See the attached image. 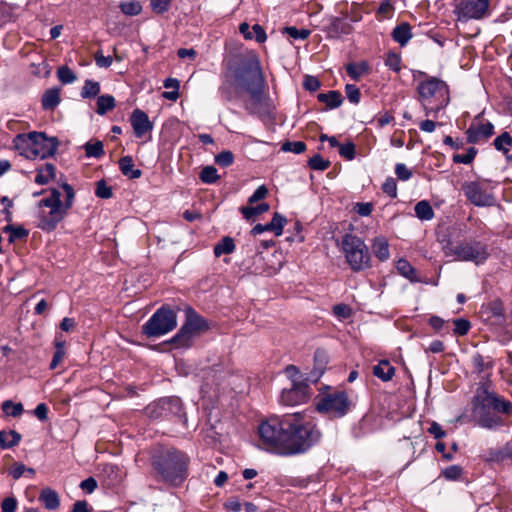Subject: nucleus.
<instances>
[{
  "label": "nucleus",
  "instance_id": "obj_1",
  "mask_svg": "<svg viewBox=\"0 0 512 512\" xmlns=\"http://www.w3.org/2000/svg\"><path fill=\"white\" fill-rule=\"evenodd\" d=\"M258 433L264 448L280 455L304 453L321 437L320 431L302 413L271 417L259 425Z\"/></svg>",
  "mask_w": 512,
  "mask_h": 512
},
{
  "label": "nucleus",
  "instance_id": "obj_2",
  "mask_svg": "<svg viewBox=\"0 0 512 512\" xmlns=\"http://www.w3.org/2000/svg\"><path fill=\"white\" fill-rule=\"evenodd\" d=\"M264 77L258 58L250 55L242 59L240 66L234 71L233 77L226 76L220 87L222 96L231 101L240 98L245 92L249 99L245 102L246 109L254 113L262 98Z\"/></svg>",
  "mask_w": 512,
  "mask_h": 512
},
{
  "label": "nucleus",
  "instance_id": "obj_3",
  "mask_svg": "<svg viewBox=\"0 0 512 512\" xmlns=\"http://www.w3.org/2000/svg\"><path fill=\"white\" fill-rule=\"evenodd\" d=\"M188 463L187 455L175 449L160 451L152 459L156 478L172 486L182 484L187 478Z\"/></svg>",
  "mask_w": 512,
  "mask_h": 512
},
{
  "label": "nucleus",
  "instance_id": "obj_4",
  "mask_svg": "<svg viewBox=\"0 0 512 512\" xmlns=\"http://www.w3.org/2000/svg\"><path fill=\"white\" fill-rule=\"evenodd\" d=\"M62 188L65 191L66 198L64 203L61 201V193L57 189H51L50 196L39 202L40 207H46L48 212L42 211L40 214V222L38 227L45 231H52L56 228L67 215L68 210L72 207L75 192L73 187L68 183H63Z\"/></svg>",
  "mask_w": 512,
  "mask_h": 512
},
{
  "label": "nucleus",
  "instance_id": "obj_5",
  "mask_svg": "<svg viewBox=\"0 0 512 512\" xmlns=\"http://www.w3.org/2000/svg\"><path fill=\"white\" fill-rule=\"evenodd\" d=\"M15 147L27 158L41 159L54 156L59 146L55 137H47L44 132H30L16 136Z\"/></svg>",
  "mask_w": 512,
  "mask_h": 512
},
{
  "label": "nucleus",
  "instance_id": "obj_6",
  "mask_svg": "<svg viewBox=\"0 0 512 512\" xmlns=\"http://www.w3.org/2000/svg\"><path fill=\"white\" fill-rule=\"evenodd\" d=\"M417 91L427 113L429 111L436 113L449 102L447 84L436 77H429L425 81L420 82Z\"/></svg>",
  "mask_w": 512,
  "mask_h": 512
},
{
  "label": "nucleus",
  "instance_id": "obj_7",
  "mask_svg": "<svg viewBox=\"0 0 512 512\" xmlns=\"http://www.w3.org/2000/svg\"><path fill=\"white\" fill-rule=\"evenodd\" d=\"M340 246L353 271L359 272L370 266V254L361 238L353 234H345L341 239Z\"/></svg>",
  "mask_w": 512,
  "mask_h": 512
},
{
  "label": "nucleus",
  "instance_id": "obj_8",
  "mask_svg": "<svg viewBox=\"0 0 512 512\" xmlns=\"http://www.w3.org/2000/svg\"><path fill=\"white\" fill-rule=\"evenodd\" d=\"M208 329L207 321L201 317L194 309H186V320L178 333L170 340L177 348L190 347L193 338L200 332Z\"/></svg>",
  "mask_w": 512,
  "mask_h": 512
},
{
  "label": "nucleus",
  "instance_id": "obj_9",
  "mask_svg": "<svg viewBox=\"0 0 512 512\" xmlns=\"http://www.w3.org/2000/svg\"><path fill=\"white\" fill-rule=\"evenodd\" d=\"M176 326V313L171 308L162 306L143 325L142 332L149 338L159 337L172 331Z\"/></svg>",
  "mask_w": 512,
  "mask_h": 512
},
{
  "label": "nucleus",
  "instance_id": "obj_10",
  "mask_svg": "<svg viewBox=\"0 0 512 512\" xmlns=\"http://www.w3.org/2000/svg\"><path fill=\"white\" fill-rule=\"evenodd\" d=\"M445 254L455 256L460 261H472L476 264L485 261L489 255L486 245L480 241L460 242L457 245L449 243L445 247Z\"/></svg>",
  "mask_w": 512,
  "mask_h": 512
},
{
  "label": "nucleus",
  "instance_id": "obj_11",
  "mask_svg": "<svg viewBox=\"0 0 512 512\" xmlns=\"http://www.w3.org/2000/svg\"><path fill=\"white\" fill-rule=\"evenodd\" d=\"M352 402L345 391H334L325 394L317 404V410L331 418L344 416L351 408Z\"/></svg>",
  "mask_w": 512,
  "mask_h": 512
},
{
  "label": "nucleus",
  "instance_id": "obj_12",
  "mask_svg": "<svg viewBox=\"0 0 512 512\" xmlns=\"http://www.w3.org/2000/svg\"><path fill=\"white\" fill-rule=\"evenodd\" d=\"M474 408L493 409L497 412L507 414L511 411V403L497 394L482 388L477 391L474 397Z\"/></svg>",
  "mask_w": 512,
  "mask_h": 512
},
{
  "label": "nucleus",
  "instance_id": "obj_13",
  "mask_svg": "<svg viewBox=\"0 0 512 512\" xmlns=\"http://www.w3.org/2000/svg\"><path fill=\"white\" fill-rule=\"evenodd\" d=\"M462 190L466 198L475 206H492L495 203L494 196L483 189L477 182L463 183Z\"/></svg>",
  "mask_w": 512,
  "mask_h": 512
},
{
  "label": "nucleus",
  "instance_id": "obj_14",
  "mask_svg": "<svg viewBox=\"0 0 512 512\" xmlns=\"http://www.w3.org/2000/svg\"><path fill=\"white\" fill-rule=\"evenodd\" d=\"M488 9L489 0H466L456 8L460 20L481 19L487 14Z\"/></svg>",
  "mask_w": 512,
  "mask_h": 512
},
{
  "label": "nucleus",
  "instance_id": "obj_15",
  "mask_svg": "<svg viewBox=\"0 0 512 512\" xmlns=\"http://www.w3.org/2000/svg\"><path fill=\"white\" fill-rule=\"evenodd\" d=\"M308 388L306 383L294 382L291 388L282 391V404L293 406L305 402L308 398Z\"/></svg>",
  "mask_w": 512,
  "mask_h": 512
},
{
  "label": "nucleus",
  "instance_id": "obj_16",
  "mask_svg": "<svg viewBox=\"0 0 512 512\" xmlns=\"http://www.w3.org/2000/svg\"><path fill=\"white\" fill-rule=\"evenodd\" d=\"M131 125L136 137L140 138L148 131L152 130L153 124L149 120L147 114L140 110L135 109L131 115Z\"/></svg>",
  "mask_w": 512,
  "mask_h": 512
},
{
  "label": "nucleus",
  "instance_id": "obj_17",
  "mask_svg": "<svg viewBox=\"0 0 512 512\" xmlns=\"http://www.w3.org/2000/svg\"><path fill=\"white\" fill-rule=\"evenodd\" d=\"M494 133V126L487 122L485 124L481 123H472L468 130L466 131L467 134V141L469 143H477L482 139H487L490 136H492Z\"/></svg>",
  "mask_w": 512,
  "mask_h": 512
},
{
  "label": "nucleus",
  "instance_id": "obj_18",
  "mask_svg": "<svg viewBox=\"0 0 512 512\" xmlns=\"http://www.w3.org/2000/svg\"><path fill=\"white\" fill-rule=\"evenodd\" d=\"M474 414L477 423L487 429H493L503 425V419L496 413L491 412V409H476Z\"/></svg>",
  "mask_w": 512,
  "mask_h": 512
},
{
  "label": "nucleus",
  "instance_id": "obj_19",
  "mask_svg": "<svg viewBox=\"0 0 512 512\" xmlns=\"http://www.w3.org/2000/svg\"><path fill=\"white\" fill-rule=\"evenodd\" d=\"M239 31L244 35L245 39L251 40L255 37L258 43H264L267 39L265 30L259 24L253 25L252 30H250L249 24L243 22L239 26Z\"/></svg>",
  "mask_w": 512,
  "mask_h": 512
},
{
  "label": "nucleus",
  "instance_id": "obj_20",
  "mask_svg": "<svg viewBox=\"0 0 512 512\" xmlns=\"http://www.w3.org/2000/svg\"><path fill=\"white\" fill-rule=\"evenodd\" d=\"M315 367L308 380L317 382L320 376L324 373L325 367L328 363V357L325 351L317 350L314 354Z\"/></svg>",
  "mask_w": 512,
  "mask_h": 512
},
{
  "label": "nucleus",
  "instance_id": "obj_21",
  "mask_svg": "<svg viewBox=\"0 0 512 512\" xmlns=\"http://www.w3.org/2000/svg\"><path fill=\"white\" fill-rule=\"evenodd\" d=\"M373 375L382 381H389L395 374V368L387 360L380 361L372 368Z\"/></svg>",
  "mask_w": 512,
  "mask_h": 512
},
{
  "label": "nucleus",
  "instance_id": "obj_22",
  "mask_svg": "<svg viewBox=\"0 0 512 512\" xmlns=\"http://www.w3.org/2000/svg\"><path fill=\"white\" fill-rule=\"evenodd\" d=\"M39 499L48 510H56L60 505L57 492L51 488H44L40 493Z\"/></svg>",
  "mask_w": 512,
  "mask_h": 512
},
{
  "label": "nucleus",
  "instance_id": "obj_23",
  "mask_svg": "<svg viewBox=\"0 0 512 512\" xmlns=\"http://www.w3.org/2000/svg\"><path fill=\"white\" fill-rule=\"evenodd\" d=\"M394 41L404 46L412 37L411 26L408 23H402L396 26L392 32Z\"/></svg>",
  "mask_w": 512,
  "mask_h": 512
},
{
  "label": "nucleus",
  "instance_id": "obj_24",
  "mask_svg": "<svg viewBox=\"0 0 512 512\" xmlns=\"http://www.w3.org/2000/svg\"><path fill=\"white\" fill-rule=\"evenodd\" d=\"M120 170L123 173V175L131 178V179H137L140 178L142 175V172L140 169H134L133 160L130 156H124L119 161Z\"/></svg>",
  "mask_w": 512,
  "mask_h": 512
},
{
  "label": "nucleus",
  "instance_id": "obj_25",
  "mask_svg": "<svg viewBox=\"0 0 512 512\" xmlns=\"http://www.w3.org/2000/svg\"><path fill=\"white\" fill-rule=\"evenodd\" d=\"M372 251L380 261L387 260L390 256L388 241L384 237L376 238L372 244Z\"/></svg>",
  "mask_w": 512,
  "mask_h": 512
},
{
  "label": "nucleus",
  "instance_id": "obj_26",
  "mask_svg": "<svg viewBox=\"0 0 512 512\" xmlns=\"http://www.w3.org/2000/svg\"><path fill=\"white\" fill-rule=\"evenodd\" d=\"M41 102L44 110H53L60 102L59 90L56 88L46 90Z\"/></svg>",
  "mask_w": 512,
  "mask_h": 512
},
{
  "label": "nucleus",
  "instance_id": "obj_27",
  "mask_svg": "<svg viewBox=\"0 0 512 512\" xmlns=\"http://www.w3.org/2000/svg\"><path fill=\"white\" fill-rule=\"evenodd\" d=\"M317 98L320 102L325 103L330 109L339 107L343 102L342 95L339 91L320 93L318 94Z\"/></svg>",
  "mask_w": 512,
  "mask_h": 512
},
{
  "label": "nucleus",
  "instance_id": "obj_28",
  "mask_svg": "<svg viewBox=\"0 0 512 512\" xmlns=\"http://www.w3.org/2000/svg\"><path fill=\"white\" fill-rule=\"evenodd\" d=\"M55 170V166L50 163H47L44 166L38 168L35 182L40 185L47 184L50 179L55 177Z\"/></svg>",
  "mask_w": 512,
  "mask_h": 512
},
{
  "label": "nucleus",
  "instance_id": "obj_29",
  "mask_svg": "<svg viewBox=\"0 0 512 512\" xmlns=\"http://www.w3.org/2000/svg\"><path fill=\"white\" fill-rule=\"evenodd\" d=\"M20 440L21 435L14 430L0 431V447L3 449L16 446Z\"/></svg>",
  "mask_w": 512,
  "mask_h": 512
},
{
  "label": "nucleus",
  "instance_id": "obj_30",
  "mask_svg": "<svg viewBox=\"0 0 512 512\" xmlns=\"http://www.w3.org/2000/svg\"><path fill=\"white\" fill-rule=\"evenodd\" d=\"M247 270L250 274L262 275L269 273L264 261V257L261 253H256L253 257L252 264L247 266Z\"/></svg>",
  "mask_w": 512,
  "mask_h": 512
},
{
  "label": "nucleus",
  "instance_id": "obj_31",
  "mask_svg": "<svg viewBox=\"0 0 512 512\" xmlns=\"http://www.w3.org/2000/svg\"><path fill=\"white\" fill-rule=\"evenodd\" d=\"M235 250V244L232 238L224 237L217 245L214 247L215 256L219 257L222 254H231Z\"/></svg>",
  "mask_w": 512,
  "mask_h": 512
},
{
  "label": "nucleus",
  "instance_id": "obj_32",
  "mask_svg": "<svg viewBox=\"0 0 512 512\" xmlns=\"http://www.w3.org/2000/svg\"><path fill=\"white\" fill-rule=\"evenodd\" d=\"M396 268L401 275L408 278L409 280H417L416 270L407 260L399 259L396 263Z\"/></svg>",
  "mask_w": 512,
  "mask_h": 512
},
{
  "label": "nucleus",
  "instance_id": "obj_33",
  "mask_svg": "<svg viewBox=\"0 0 512 512\" xmlns=\"http://www.w3.org/2000/svg\"><path fill=\"white\" fill-rule=\"evenodd\" d=\"M415 213L421 220H431L434 217V212L431 205L427 201H420L415 205Z\"/></svg>",
  "mask_w": 512,
  "mask_h": 512
},
{
  "label": "nucleus",
  "instance_id": "obj_34",
  "mask_svg": "<svg viewBox=\"0 0 512 512\" xmlns=\"http://www.w3.org/2000/svg\"><path fill=\"white\" fill-rule=\"evenodd\" d=\"M115 107V99L111 95H102L98 97L96 112L99 115H104L107 111Z\"/></svg>",
  "mask_w": 512,
  "mask_h": 512
},
{
  "label": "nucleus",
  "instance_id": "obj_35",
  "mask_svg": "<svg viewBox=\"0 0 512 512\" xmlns=\"http://www.w3.org/2000/svg\"><path fill=\"white\" fill-rule=\"evenodd\" d=\"M3 231L9 234L10 243L24 239L28 236V231L21 226L15 227L13 225H7L4 227Z\"/></svg>",
  "mask_w": 512,
  "mask_h": 512
},
{
  "label": "nucleus",
  "instance_id": "obj_36",
  "mask_svg": "<svg viewBox=\"0 0 512 512\" xmlns=\"http://www.w3.org/2000/svg\"><path fill=\"white\" fill-rule=\"evenodd\" d=\"M269 210V205L267 203H261L255 207L253 206H246L241 208V212L245 219L250 220L254 216L260 215L262 213H265Z\"/></svg>",
  "mask_w": 512,
  "mask_h": 512
},
{
  "label": "nucleus",
  "instance_id": "obj_37",
  "mask_svg": "<svg viewBox=\"0 0 512 512\" xmlns=\"http://www.w3.org/2000/svg\"><path fill=\"white\" fill-rule=\"evenodd\" d=\"M199 178L202 182L211 184L219 180L220 176L214 166H206L201 170Z\"/></svg>",
  "mask_w": 512,
  "mask_h": 512
},
{
  "label": "nucleus",
  "instance_id": "obj_38",
  "mask_svg": "<svg viewBox=\"0 0 512 512\" xmlns=\"http://www.w3.org/2000/svg\"><path fill=\"white\" fill-rule=\"evenodd\" d=\"M100 85L98 82H94L91 80H86L85 84L82 88L81 95L83 98H92L99 94Z\"/></svg>",
  "mask_w": 512,
  "mask_h": 512
},
{
  "label": "nucleus",
  "instance_id": "obj_39",
  "mask_svg": "<svg viewBox=\"0 0 512 512\" xmlns=\"http://www.w3.org/2000/svg\"><path fill=\"white\" fill-rule=\"evenodd\" d=\"M285 223V217L275 212L271 222H269V226L271 228V231L274 232L276 236H280L283 233V227Z\"/></svg>",
  "mask_w": 512,
  "mask_h": 512
},
{
  "label": "nucleus",
  "instance_id": "obj_40",
  "mask_svg": "<svg viewBox=\"0 0 512 512\" xmlns=\"http://www.w3.org/2000/svg\"><path fill=\"white\" fill-rule=\"evenodd\" d=\"M57 76L63 84L73 83L77 77L75 73L68 66H61L57 70Z\"/></svg>",
  "mask_w": 512,
  "mask_h": 512
},
{
  "label": "nucleus",
  "instance_id": "obj_41",
  "mask_svg": "<svg viewBox=\"0 0 512 512\" xmlns=\"http://www.w3.org/2000/svg\"><path fill=\"white\" fill-rule=\"evenodd\" d=\"M330 161L324 159L321 155H314L309 159L308 165L313 170L324 171L330 167Z\"/></svg>",
  "mask_w": 512,
  "mask_h": 512
},
{
  "label": "nucleus",
  "instance_id": "obj_42",
  "mask_svg": "<svg viewBox=\"0 0 512 512\" xmlns=\"http://www.w3.org/2000/svg\"><path fill=\"white\" fill-rule=\"evenodd\" d=\"M85 152L88 157L99 158L104 154L103 143L96 141L95 143H87L85 145Z\"/></svg>",
  "mask_w": 512,
  "mask_h": 512
},
{
  "label": "nucleus",
  "instance_id": "obj_43",
  "mask_svg": "<svg viewBox=\"0 0 512 512\" xmlns=\"http://www.w3.org/2000/svg\"><path fill=\"white\" fill-rule=\"evenodd\" d=\"M2 410L13 417H17L22 414L23 406L21 403L14 404L12 401L7 400L2 403Z\"/></svg>",
  "mask_w": 512,
  "mask_h": 512
},
{
  "label": "nucleus",
  "instance_id": "obj_44",
  "mask_svg": "<svg viewBox=\"0 0 512 512\" xmlns=\"http://www.w3.org/2000/svg\"><path fill=\"white\" fill-rule=\"evenodd\" d=\"M121 11L129 16L138 15L142 7L138 1L124 2L120 4Z\"/></svg>",
  "mask_w": 512,
  "mask_h": 512
},
{
  "label": "nucleus",
  "instance_id": "obj_45",
  "mask_svg": "<svg viewBox=\"0 0 512 512\" xmlns=\"http://www.w3.org/2000/svg\"><path fill=\"white\" fill-rule=\"evenodd\" d=\"M281 149L286 152L301 154L306 150V144L302 141L290 142L286 141L282 144Z\"/></svg>",
  "mask_w": 512,
  "mask_h": 512
},
{
  "label": "nucleus",
  "instance_id": "obj_46",
  "mask_svg": "<svg viewBox=\"0 0 512 512\" xmlns=\"http://www.w3.org/2000/svg\"><path fill=\"white\" fill-rule=\"evenodd\" d=\"M477 154V150L474 147H470L465 154H455L453 161L455 163L470 164Z\"/></svg>",
  "mask_w": 512,
  "mask_h": 512
},
{
  "label": "nucleus",
  "instance_id": "obj_47",
  "mask_svg": "<svg viewBox=\"0 0 512 512\" xmlns=\"http://www.w3.org/2000/svg\"><path fill=\"white\" fill-rule=\"evenodd\" d=\"M512 143V138L507 132L502 133L494 140V146L497 150L507 152V147Z\"/></svg>",
  "mask_w": 512,
  "mask_h": 512
},
{
  "label": "nucleus",
  "instance_id": "obj_48",
  "mask_svg": "<svg viewBox=\"0 0 512 512\" xmlns=\"http://www.w3.org/2000/svg\"><path fill=\"white\" fill-rule=\"evenodd\" d=\"M233 161L234 155L231 151L228 150L222 151L215 157V162L222 167L230 166L233 163Z\"/></svg>",
  "mask_w": 512,
  "mask_h": 512
},
{
  "label": "nucleus",
  "instance_id": "obj_49",
  "mask_svg": "<svg viewBox=\"0 0 512 512\" xmlns=\"http://www.w3.org/2000/svg\"><path fill=\"white\" fill-rule=\"evenodd\" d=\"M95 194L102 199H109L112 197V189L107 186L104 180H100L96 184Z\"/></svg>",
  "mask_w": 512,
  "mask_h": 512
},
{
  "label": "nucleus",
  "instance_id": "obj_50",
  "mask_svg": "<svg viewBox=\"0 0 512 512\" xmlns=\"http://www.w3.org/2000/svg\"><path fill=\"white\" fill-rule=\"evenodd\" d=\"M345 92L347 95V98L351 103L357 104L360 101V90L353 84H347L345 86Z\"/></svg>",
  "mask_w": 512,
  "mask_h": 512
},
{
  "label": "nucleus",
  "instance_id": "obj_51",
  "mask_svg": "<svg viewBox=\"0 0 512 512\" xmlns=\"http://www.w3.org/2000/svg\"><path fill=\"white\" fill-rule=\"evenodd\" d=\"M401 58L396 53H389L386 57L385 64L393 71L399 72L401 67Z\"/></svg>",
  "mask_w": 512,
  "mask_h": 512
},
{
  "label": "nucleus",
  "instance_id": "obj_52",
  "mask_svg": "<svg viewBox=\"0 0 512 512\" xmlns=\"http://www.w3.org/2000/svg\"><path fill=\"white\" fill-rule=\"evenodd\" d=\"M339 154L347 160H352L355 157V145L352 142L341 144L339 147Z\"/></svg>",
  "mask_w": 512,
  "mask_h": 512
},
{
  "label": "nucleus",
  "instance_id": "obj_53",
  "mask_svg": "<svg viewBox=\"0 0 512 512\" xmlns=\"http://www.w3.org/2000/svg\"><path fill=\"white\" fill-rule=\"evenodd\" d=\"M285 32L294 39H306L310 35L307 29H297L296 27H286Z\"/></svg>",
  "mask_w": 512,
  "mask_h": 512
},
{
  "label": "nucleus",
  "instance_id": "obj_54",
  "mask_svg": "<svg viewBox=\"0 0 512 512\" xmlns=\"http://www.w3.org/2000/svg\"><path fill=\"white\" fill-rule=\"evenodd\" d=\"M171 0H150L154 12L161 14L169 9Z\"/></svg>",
  "mask_w": 512,
  "mask_h": 512
},
{
  "label": "nucleus",
  "instance_id": "obj_55",
  "mask_svg": "<svg viewBox=\"0 0 512 512\" xmlns=\"http://www.w3.org/2000/svg\"><path fill=\"white\" fill-rule=\"evenodd\" d=\"M454 332L458 335H465L470 329V322L465 319L454 320Z\"/></svg>",
  "mask_w": 512,
  "mask_h": 512
},
{
  "label": "nucleus",
  "instance_id": "obj_56",
  "mask_svg": "<svg viewBox=\"0 0 512 512\" xmlns=\"http://www.w3.org/2000/svg\"><path fill=\"white\" fill-rule=\"evenodd\" d=\"M333 312L336 316L343 319H347L352 315V309L346 304L335 305Z\"/></svg>",
  "mask_w": 512,
  "mask_h": 512
},
{
  "label": "nucleus",
  "instance_id": "obj_57",
  "mask_svg": "<svg viewBox=\"0 0 512 512\" xmlns=\"http://www.w3.org/2000/svg\"><path fill=\"white\" fill-rule=\"evenodd\" d=\"M382 190L384 193L388 194L390 197H396L397 196V184L396 181L393 178H388L384 182L382 186Z\"/></svg>",
  "mask_w": 512,
  "mask_h": 512
},
{
  "label": "nucleus",
  "instance_id": "obj_58",
  "mask_svg": "<svg viewBox=\"0 0 512 512\" xmlns=\"http://www.w3.org/2000/svg\"><path fill=\"white\" fill-rule=\"evenodd\" d=\"M320 85L321 83L316 77L310 75L305 76L303 86L306 90L314 92L320 88Z\"/></svg>",
  "mask_w": 512,
  "mask_h": 512
},
{
  "label": "nucleus",
  "instance_id": "obj_59",
  "mask_svg": "<svg viewBox=\"0 0 512 512\" xmlns=\"http://www.w3.org/2000/svg\"><path fill=\"white\" fill-rule=\"evenodd\" d=\"M488 309L494 317L504 316V307L501 301L494 300L488 304Z\"/></svg>",
  "mask_w": 512,
  "mask_h": 512
},
{
  "label": "nucleus",
  "instance_id": "obj_60",
  "mask_svg": "<svg viewBox=\"0 0 512 512\" xmlns=\"http://www.w3.org/2000/svg\"><path fill=\"white\" fill-rule=\"evenodd\" d=\"M365 65H356V64H348L346 67V71L354 79H358L364 72Z\"/></svg>",
  "mask_w": 512,
  "mask_h": 512
},
{
  "label": "nucleus",
  "instance_id": "obj_61",
  "mask_svg": "<svg viewBox=\"0 0 512 512\" xmlns=\"http://www.w3.org/2000/svg\"><path fill=\"white\" fill-rule=\"evenodd\" d=\"M96 64L102 68H108L112 64L111 56H104L101 51H97L94 55Z\"/></svg>",
  "mask_w": 512,
  "mask_h": 512
},
{
  "label": "nucleus",
  "instance_id": "obj_62",
  "mask_svg": "<svg viewBox=\"0 0 512 512\" xmlns=\"http://www.w3.org/2000/svg\"><path fill=\"white\" fill-rule=\"evenodd\" d=\"M268 194V189L262 185L256 189V191L253 193V195L248 199L249 204L256 203L257 201H260L264 199Z\"/></svg>",
  "mask_w": 512,
  "mask_h": 512
},
{
  "label": "nucleus",
  "instance_id": "obj_63",
  "mask_svg": "<svg viewBox=\"0 0 512 512\" xmlns=\"http://www.w3.org/2000/svg\"><path fill=\"white\" fill-rule=\"evenodd\" d=\"M461 473H462V469L456 465L450 466L443 471V475L445 476V478L450 479V480L458 479L460 477Z\"/></svg>",
  "mask_w": 512,
  "mask_h": 512
},
{
  "label": "nucleus",
  "instance_id": "obj_64",
  "mask_svg": "<svg viewBox=\"0 0 512 512\" xmlns=\"http://www.w3.org/2000/svg\"><path fill=\"white\" fill-rule=\"evenodd\" d=\"M17 508V500L13 497H7L1 504L2 512H15Z\"/></svg>",
  "mask_w": 512,
  "mask_h": 512
}]
</instances>
